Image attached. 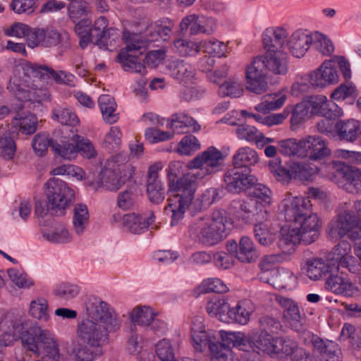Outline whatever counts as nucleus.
<instances>
[{
  "instance_id": "1",
  "label": "nucleus",
  "mask_w": 361,
  "mask_h": 361,
  "mask_svg": "<svg viewBox=\"0 0 361 361\" xmlns=\"http://www.w3.org/2000/svg\"><path fill=\"white\" fill-rule=\"evenodd\" d=\"M223 160L222 152L212 146L187 163L188 169H196V171L188 172L180 178L169 173L170 195L166 212L171 214V226L178 224L183 219L185 211L192 204L198 186L197 180L221 171Z\"/></svg>"
},
{
  "instance_id": "2",
  "label": "nucleus",
  "mask_w": 361,
  "mask_h": 361,
  "mask_svg": "<svg viewBox=\"0 0 361 361\" xmlns=\"http://www.w3.org/2000/svg\"><path fill=\"white\" fill-rule=\"evenodd\" d=\"M312 207L308 198L290 193L281 202V213L294 226L291 229L283 227L280 231L277 245L283 252L290 254L296 244L310 245L318 239L322 222L317 214L312 212Z\"/></svg>"
},
{
  "instance_id": "3",
  "label": "nucleus",
  "mask_w": 361,
  "mask_h": 361,
  "mask_svg": "<svg viewBox=\"0 0 361 361\" xmlns=\"http://www.w3.org/2000/svg\"><path fill=\"white\" fill-rule=\"evenodd\" d=\"M22 70L29 78V80H25L26 85L17 83L15 79H11L8 85V89L20 101L41 102L49 99L47 80L51 78L58 84L69 87L76 85L75 75L65 71H56L51 67L30 62L23 63Z\"/></svg>"
},
{
  "instance_id": "4",
  "label": "nucleus",
  "mask_w": 361,
  "mask_h": 361,
  "mask_svg": "<svg viewBox=\"0 0 361 361\" xmlns=\"http://www.w3.org/2000/svg\"><path fill=\"white\" fill-rule=\"evenodd\" d=\"M88 317L78 324L76 335L79 341L97 348L109 339V334L120 329L117 314L104 301L94 302L87 307Z\"/></svg>"
},
{
  "instance_id": "5",
  "label": "nucleus",
  "mask_w": 361,
  "mask_h": 361,
  "mask_svg": "<svg viewBox=\"0 0 361 361\" xmlns=\"http://www.w3.org/2000/svg\"><path fill=\"white\" fill-rule=\"evenodd\" d=\"M227 221L226 212L217 209L213 212L212 216L197 219L190 226L189 232L203 245L212 246L228 235Z\"/></svg>"
},
{
  "instance_id": "6",
  "label": "nucleus",
  "mask_w": 361,
  "mask_h": 361,
  "mask_svg": "<svg viewBox=\"0 0 361 361\" xmlns=\"http://www.w3.org/2000/svg\"><path fill=\"white\" fill-rule=\"evenodd\" d=\"M123 37L126 46L118 55V62L125 71L138 73L143 76L147 73L146 68L144 64L137 61V56L133 53L138 51L139 54H142V49L145 48L148 42L147 38L145 37V40H143L140 35L130 33L128 30L123 31Z\"/></svg>"
},
{
  "instance_id": "7",
  "label": "nucleus",
  "mask_w": 361,
  "mask_h": 361,
  "mask_svg": "<svg viewBox=\"0 0 361 361\" xmlns=\"http://www.w3.org/2000/svg\"><path fill=\"white\" fill-rule=\"evenodd\" d=\"M326 231L335 240L345 235L350 238L359 237L361 232L360 224L355 214H353L350 202L341 204L337 216L329 222Z\"/></svg>"
},
{
  "instance_id": "8",
  "label": "nucleus",
  "mask_w": 361,
  "mask_h": 361,
  "mask_svg": "<svg viewBox=\"0 0 361 361\" xmlns=\"http://www.w3.org/2000/svg\"><path fill=\"white\" fill-rule=\"evenodd\" d=\"M0 327L3 331L2 342L6 346L20 339L23 348L27 350L29 348L27 343L34 342L35 336L30 332V322L19 314L8 313L1 322Z\"/></svg>"
},
{
  "instance_id": "9",
  "label": "nucleus",
  "mask_w": 361,
  "mask_h": 361,
  "mask_svg": "<svg viewBox=\"0 0 361 361\" xmlns=\"http://www.w3.org/2000/svg\"><path fill=\"white\" fill-rule=\"evenodd\" d=\"M250 348H255L267 354H277L283 356L295 355L298 348L296 341L290 337L274 338L270 334H257L250 339Z\"/></svg>"
},
{
  "instance_id": "10",
  "label": "nucleus",
  "mask_w": 361,
  "mask_h": 361,
  "mask_svg": "<svg viewBox=\"0 0 361 361\" xmlns=\"http://www.w3.org/2000/svg\"><path fill=\"white\" fill-rule=\"evenodd\" d=\"M47 209L57 215L64 214L65 209L75 200V192L66 183L59 179H51L47 183Z\"/></svg>"
},
{
  "instance_id": "11",
  "label": "nucleus",
  "mask_w": 361,
  "mask_h": 361,
  "mask_svg": "<svg viewBox=\"0 0 361 361\" xmlns=\"http://www.w3.org/2000/svg\"><path fill=\"white\" fill-rule=\"evenodd\" d=\"M251 63L264 73L285 76L289 71L288 55L285 51L262 52L252 57Z\"/></svg>"
},
{
  "instance_id": "12",
  "label": "nucleus",
  "mask_w": 361,
  "mask_h": 361,
  "mask_svg": "<svg viewBox=\"0 0 361 361\" xmlns=\"http://www.w3.org/2000/svg\"><path fill=\"white\" fill-rule=\"evenodd\" d=\"M300 340L310 346L321 361H341V350L335 341L322 338L310 331L303 332Z\"/></svg>"
},
{
  "instance_id": "13",
  "label": "nucleus",
  "mask_w": 361,
  "mask_h": 361,
  "mask_svg": "<svg viewBox=\"0 0 361 361\" xmlns=\"http://www.w3.org/2000/svg\"><path fill=\"white\" fill-rule=\"evenodd\" d=\"M27 350L36 356L49 361H59L60 353L57 339L54 335L46 329H39L34 342L27 343Z\"/></svg>"
},
{
  "instance_id": "14",
  "label": "nucleus",
  "mask_w": 361,
  "mask_h": 361,
  "mask_svg": "<svg viewBox=\"0 0 361 361\" xmlns=\"http://www.w3.org/2000/svg\"><path fill=\"white\" fill-rule=\"evenodd\" d=\"M276 302L282 309L283 318L287 326L298 334L299 338L303 332L307 331L304 325V314L301 313L298 303L294 300L278 295Z\"/></svg>"
},
{
  "instance_id": "15",
  "label": "nucleus",
  "mask_w": 361,
  "mask_h": 361,
  "mask_svg": "<svg viewBox=\"0 0 361 361\" xmlns=\"http://www.w3.org/2000/svg\"><path fill=\"white\" fill-rule=\"evenodd\" d=\"M271 202V191L258 179L250 175V214L259 210L267 211Z\"/></svg>"
},
{
  "instance_id": "16",
  "label": "nucleus",
  "mask_w": 361,
  "mask_h": 361,
  "mask_svg": "<svg viewBox=\"0 0 361 361\" xmlns=\"http://www.w3.org/2000/svg\"><path fill=\"white\" fill-rule=\"evenodd\" d=\"M289 33L281 26H272L266 28L261 38L263 52L284 51L283 45L287 41Z\"/></svg>"
},
{
  "instance_id": "17",
  "label": "nucleus",
  "mask_w": 361,
  "mask_h": 361,
  "mask_svg": "<svg viewBox=\"0 0 361 361\" xmlns=\"http://www.w3.org/2000/svg\"><path fill=\"white\" fill-rule=\"evenodd\" d=\"M276 257L269 256L265 257L259 264L262 270V276L259 279L264 283L272 285L276 288H284L288 286L287 279L291 276L290 272L284 269H275L270 267V264L274 262Z\"/></svg>"
},
{
  "instance_id": "18",
  "label": "nucleus",
  "mask_w": 361,
  "mask_h": 361,
  "mask_svg": "<svg viewBox=\"0 0 361 361\" xmlns=\"http://www.w3.org/2000/svg\"><path fill=\"white\" fill-rule=\"evenodd\" d=\"M300 157H309L310 159H319L328 156L330 149L325 140L317 136L309 135L300 140Z\"/></svg>"
},
{
  "instance_id": "19",
  "label": "nucleus",
  "mask_w": 361,
  "mask_h": 361,
  "mask_svg": "<svg viewBox=\"0 0 361 361\" xmlns=\"http://www.w3.org/2000/svg\"><path fill=\"white\" fill-rule=\"evenodd\" d=\"M338 81V72L331 60L324 61L310 75V82L317 87H324L336 83Z\"/></svg>"
},
{
  "instance_id": "20",
  "label": "nucleus",
  "mask_w": 361,
  "mask_h": 361,
  "mask_svg": "<svg viewBox=\"0 0 361 361\" xmlns=\"http://www.w3.org/2000/svg\"><path fill=\"white\" fill-rule=\"evenodd\" d=\"M191 338L196 351L202 352L215 342L216 338L212 331H206L202 324V318L196 317L192 323Z\"/></svg>"
},
{
  "instance_id": "21",
  "label": "nucleus",
  "mask_w": 361,
  "mask_h": 361,
  "mask_svg": "<svg viewBox=\"0 0 361 361\" xmlns=\"http://www.w3.org/2000/svg\"><path fill=\"white\" fill-rule=\"evenodd\" d=\"M159 164H156L149 167L147 180V192L151 202L159 204L165 198V190L159 178Z\"/></svg>"
},
{
  "instance_id": "22",
  "label": "nucleus",
  "mask_w": 361,
  "mask_h": 361,
  "mask_svg": "<svg viewBox=\"0 0 361 361\" xmlns=\"http://www.w3.org/2000/svg\"><path fill=\"white\" fill-rule=\"evenodd\" d=\"M360 135V123L357 120H338L336 123V140L354 143Z\"/></svg>"
},
{
  "instance_id": "23",
  "label": "nucleus",
  "mask_w": 361,
  "mask_h": 361,
  "mask_svg": "<svg viewBox=\"0 0 361 361\" xmlns=\"http://www.w3.org/2000/svg\"><path fill=\"white\" fill-rule=\"evenodd\" d=\"M314 34L307 30H298L288 39L290 52L295 57L300 58L305 55L310 46L313 44Z\"/></svg>"
},
{
  "instance_id": "24",
  "label": "nucleus",
  "mask_w": 361,
  "mask_h": 361,
  "mask_svg": "<svg viewBox=\"0 0 361 361\" xmlns=\"http://www.w3.org/2000/svg\"><path fill=\"white\" fill-rule=\"evenodd\" d=\"M111 164H106L99 175L98 185L109 190H118L126 182L128 174H123L112 169Z\"/></svg>"
},
{
  "instance_id": "25",
  "label": "nucleus",
  "mask_w": 361,
  "mask_h": 361,
  "mask_svg": "<svg viewBox=\"0 0 361 361\" xmlns=\"http://www.w3.org/2000/svg\"><path fill=\"white\" fill-rule=\"evenodd\" d=\"M173 26L172 20L164 18L148 25L144 31V35L149 42H156L159 39L166 41L171 36Z\"/></svg>"
},
{
  "instance_id": "26",
  "label": "nucleus",
  "mask_w": 361,
  "mask_h": 361,
  "mask_svg": "<svg viewBox=\"0 0 361 361\" xmlns=\"http://www.w3.org/2000/svg\"><path fill=\"white\" fill-rule=\"evenodd\" d=\"M267 220V211L259 210L250 214V223L254 226L255 238L262 245H268L271 243Z\"/></svg>"
},
{
  "instance_id": "27",
  "label": "nucleus",
  "mask_w": 361,
  "mask_h": 361,
  "mask_svg": "<svg viewBox=\"0 0 361 361\" xmlns=\"http://www.w3.org/2000/svg\"><path fill=\"white\" fill-rule=\"evenodd\" d=\"M226 189L233 193H239L248 188V169H232L224 174Z\"/></svg>"
},
{
  "instance_id": "28",
  "label": "nucleus",
  "mask_w": 361,
  "mask_h": 361,
  "mask_svg": "<svg viewBox=\"0 0 361 361\" xmlns=\"http://www.w3.org/2000/svg\"><path fill=\"white\" fill-rule=\"evenodd\" d=\"M171 75L180 82H190L195 75L193 66L183 60H171L167 64Z\"/></svg>"
},
{
  "instance_id": "29",
  "label": "nucleus",
  "mask_w": 361,
  "mask_h": 361,
  "mask_svg": "<svg viewBox=\"0 0 361 361\" xmlns=\"http://www.w3.org/2000/svg\"><path fill=\"white\" fill-rule=\"evenodd\" d=\"M154 215L151 213L149 217H143L135 213L125 214L123 217V226L134 234L145 232L154 222Z\"/></svg>"
},
{
  "instance_id": "30",
  "label": "nucleus",
  "mask_w": 361,
  "mask_h": 361,
  "mask_svg": "<svg viewBox=\"0 0 361 361\" xmlns=\"http://www.w3.org/2000/svg\"><path fill=\"white\" fill-rule=\"evenodd\" d=\"M351 246L348 242L343 240L337 244L327 255V259L332 267L338 266L348 267L353 257L349 255Z\"/></svg>"
},
{
  "instance_id": "31",
  "label": "nucleus",
  "mask_w": 361,
  "mask_h": 361,
  "mask_svg": "<svg viewBox=\"0 0 361 361\" xmlns=\"http://www.w3.org/2000/svg\"><path fill=\"white\" fill-rule=\"evenodd\" d=\"M167 128L173 129L177 134L184 133L185 128H190L193 132L200 129V126L197 121L188 114L180 112L171 115L170 120H168Z\"/></svg>"
},
{
  "instance_id": "32",
  "label": "nucleus",
  "mask_w": 361,
  "mask_h": 361,
  "mask_svg": "<svg viewBox=\"0 0 361 361\" xmlns=\"http://www.w3.org/2000/svg\"><path fill=\"white\" fill-rule=\"evenodd\" d=\"M325 287L336 294L351 296L355 292L354 284L347 278L330 274L326 277Z\"/></svg>"
},
{
  "instance_id": "33",
  "label": "nucleus",
  "mask_w": 361,
  "mask_h": 361,
  "mask_svg": "<svg viewBox=\"0 0 361 361\" xmlns=\"http://www.w3.org/2000/svg\"><path fill=\"white\" fill-rule=\"evenodd\" d=\"M305 270L307 276L314 281L328 276L331 271L332 267L330 263L322 258H312L307 260Z\"/></svg>"
},
{
  "instance_id": "34",
  "label": "nucleus",
  "mask_w": 361,
  "mask_h": 361,
  "mask_svg": "<svg viewBox=\"0 0 361 361\" xmlns=\"http://www.w3.org/2000/svg\"><path fill=\"white\" fill-rule=\"evenodd\" d=\"M338 173L345 180L347 190L351 192H361V171L359 169L341 164Z\"/></svg>"
},
{
  "instance_id": "35",
  "label": "nucleus",
  "mask_w": 361,
  "mask_h": 361,
  "mask_svg": "<svg viewBox=\"0 0 361 361\" xmlns=\"http://www.w3.org/2000/svg\"><path fill=\"white\" fill-rule=\"evenodd\" d=\"M90 222V214L86 204H76L73 208V228L76 235L80 236L85 231Z\"/></svg>"
},
{
  "instance_id": "36",
  "label": "nucleus",
  "mask_w": 361,
  "mask_h": 361,
  "mask_svg": "<svg viewBox=\"0 0 361 361\" xmlns=\"http://www.w3.org/2000/svg\"><path fill=\"white\" fill-rule=\"evenodd\" d=\"M267 73L250 63V93L261 94L268 90Z\"/></svg>"
},
{
  "instance_id": "37",
  "label": "nucleus",
  "mask_w": 361,
  "mask_h": 361,
  "mask_svg": "<svg viewBox=\"0 0 361 361\" xmlns=\"http://www.w3.org/2000/svg\"><path fill=\"white\" fill-rule=\"evenodd\" d=\"M247 302L245 300L238 302L236 305L228 309L226 315H224L222 322L226 323H237L245 325L248 322Z\"/></svg>"
},
{
  "instance_id": "38",
  "label": "nucleus",
  "mask_w": 361,
  "mask_h": 361,
  "mask_svg": "<svg viewBox=\"0 0 361 361\" xmlns=\"http://www.w3.org/2000/svg\"><path fill=\"white\" fill-rule=\"evenodd\" d=\"M12 124L16 130L25 135H32L37 131V118L32 114H18Z\"/></svg>"
},
{
  "instance_id": "39",
  "label": "nucleus",
  "mask_w": 361,
  "mask_h": 361,
  "mask_svg": "<svg viewBox=\"0 0 361 361\" xmlns=\"http://www.w3.org/2000/svg\"><path fill=\"white\" fill-rule=\"evenodd\" d=\"M98 104L104 121L109 124L116 123L118 119V114L116 113V103L113 97L108 94L101 95Z\"/></svg>"
},
{
  "instance_id": "40",
  "label": "nucleus",
  "mask_w": 361,
  "mask_h": 361,
  "mask_svg": "<svg viewBox=\"0 0 361 361\" xmlns=\"http://www.w3.org/2000/svg\"><path fill=\"white\" fill-rule=\"evenodd\" d=\"M228 252L241 263L248 262V237L243 236L238 243L229 240L226 245Z\"/></svg>"
},
{
  "instance_id": "41",
  "label": "nucleus",
  "mask_w": 361,
  "mask_h": 361,
  "mask_svg": "<svg viewBox=\"0 0 361 361\" xmlns=\"http://www.w3.org/2000/svg\"><path fill=\"white\" fill-rule=\"evenodd\" d=\"M73 347L71 350H67V353L71 355L77 361H93L100 355L98 348L96 350L90 349L85 343H73Z\"/></svg>"
},
{
  "instance_id": "42",
  "label": "nucleus",
  "mask_w": 361,
  "mask_h": 361,
  "mask_svg": "<svg viewBox=\"0 0 361 361\" xmlns=\"http://www.w3.org/2000/svg\"><path fill=\"white\" fill-rule=\"evenodd\" d=\"M229 309L227 300L223 297L216 296L211 298L207 303L206 310L211 317H217L222 322L224 315H226Z\"/></svg>"
},
{
  "instance_id": "43",
  "label": "nucleus",
  "mask_w": 361,
  "mask_h": 361,
  "mask_svg": "<svg viewBox=\"0 0 361 361\" xmlns=\"http://www.w3.org/2000/svg\"><path fill=\"white\" fill-rule=\"evenodd\" d=\"M173 50L182 56H194L201 50V42H195L184 39L173 41Z\"/></svg>"
},
{
  "instance_id": "44",
  "label": "nucleus",
  "mask_w": 361,
  "mask_h": 361,
  "mask_svg": "<svg viewBox=\"0 0 361 361\" xmlns=\"http://www.w3.org/2000/svg\"><path fill=\"white\" fill-rule=\"evenodd\" d=\"M43 238L51 243H68L71 241L72 236L68 229L63 225H58L54 230H42Z\"/></svg>"
},
{
  "instance_id": "45",
  "label": "nucleus",
  "mask_w": 361,
  "mask_h": 361,
  "mask_svg": "<svg viewBox=\"0 0 361 361\" xmlns=\"http://www.w3.org/2000/svg\"><path fill=\"white\" fill-rule=\"evenodd\" d=\"M264 100L255 106L257 111L269 112L281 108L286 99V95L281 93L267 94L264 97Z\"/></svg>"
},
{
  "instance_id": "46",
  "label": "nucleus",
  "mask_w": 361,
  "mask_h": 361,
  "mask_svg": "<svg viewBox=\"0 0 361 361\" xmlns=\"http://www.w3.org/2000/svg\"><path fill=\"white\" fill-rule=\"evenodd\" d=\"M156 316L157 314L154 310L147 306L135 308L130 314L133 323L147 327H149Z\"/></svg>"
},
{
  "instance_id": "47",
  "label": "nucleus",
  "mask_w": 361,
  "mask_h": 361,
  "mask_svg": "<svg viewBox=\"0 0 361 361\" xmlns=\"http://www.w3.org/2000/svg\"><path fill=\"white\" fill-rule=\"evenodd\" d=\"M80 288L76 284L63 282L56 285L54 288V294L59 299L64 301H70L78 296Z\"/></svg>"
},
{
  "instance_id": "48",
  "label": "nucleus",
  "mask_w": 361,
  "mask_h": 361,
  "mask_svg": "<svg viewBox=\"0 0 361 361\" xmlns=\"http://www.w3.org/2000/svg\"><path fill=\"white\" fill-rule=\"evenodd\" d=\"M29 313L39 321L47 322L49 319L47 301L42 298L32 300L30 305Z\"/></svg>"
},
{
  "instance_id": "49",
  "label": "nucleus",
  "mask_w": 361,
  "mask_h": 361,
  "mask_svg": "<svg viewBox=\"0 0 361 361\" xmlns=\"http://www.w3.org/2000/svg\"><path fill=\"white\" fill-rule=\"evenodd\" d=\"M71 140L76 145L77 153L80 152L81 155L87 159H92L97 156L93 144L89 139L76 134L73 135Z\"/></svg>"
},
{
  "instance_id": "50",
  "label": "nucleus",
  "mask_w": 361,
  "mask_h": 361,
  "mask_svg": "<svg viewBox=\"0 0 361 361\" xmlns=\"http://www.w3.org/2000/svg\"><path fill=\"white\" fill-rule=\"evenodd\" d=\"M201 49L204 52L217 57L226 56L227 45L215 39L201 41Z\"/></svg>"
},
{
  "instance_id": "51",
  "label": "nucleus",
  "mask_w": 361,
  "mask_h": 361,
  "mask_svg": "<svg viewBox=\"0 0 361 361\" xmlns=\"http://www.w3.org/2000/svg\"><path fill=\"white\" fill-rule=\"evenodd\" d=\"M203 20H201L200 16L195 14H191L183 18L180 23V28L182 32L190 29V35H197L202 34V27Z\"/></svg>"
},
{
  "instance_id": "52",
  "label": "nucleus",
  "mask_w": 361,
  "mask_h": 361,
  "mask_svg": "<svg viewBox=\"0 0 361 361\" xmlns=\"http://www.w3.org/2000/svg\"><path fill=\"white\" fill-rule=\"evenodd\" d=\"M218 93L221 97L237 98L243 94V86L240 81L228 80L219 86Z\"/></svg>"
},
{
  "instance_id": "53",
  "label": "nucleus",
  "mask_w": 361,
  "mask_h": 361,
  "mask_svg": "<svg viewBox=\"0 0 361 361\" xmlns=\"http://www.w3.org/2000/svg\"><path fill=\"white\" fill-rule=\"evenodd\" d=\"M55 142L47 134L39 133L34 137L32 141V146L35 152L38 156L42 157L45 154L49 147L52 149V145Z\"/></svg>"
},
{
  "instance_id": "54",
  "label": "nucleus",
  "mask_w": 361,
  "mask_h": 361,
  "mask_svg": "<svg viewBox=\"0 0 361 361\" xmlns=\"http://www.w3.org/2000/svg\"><path fill=\"white\" fill-rule=\"evenodd\" d=\"M53 116L63 125L75 126L79 122L76 114L69 108L59 106L54 109Z\"/></svg>"
},
{
  "instance_id": "55",
  "label": "nucleus",
  "mask_w": 361,
  "mask_h": 361,
  "mask_svg": "<svg viewBox=\"0 0 361 361\" xmlns=\"http://www.w3.org/2000/svg\"><path fill=\"white\" fill-rule=\"evenodd\" d=\"M200 149V143L192 135L184 136L178 144V152L181 155H190Z\"/></svg>"
},
{
  "instance_id": "56",
  "label": "nucleus",
  "mask_w": 361,
  "mask_h": 361,
  "mask_svg": "<svg viewBox=\"0 0 361 361\" xmlns=\"http://www.w3.org/2000/svg\"><path fill=\"white\" fill-rule=\"evenodd\" d=\"M279 151L285 156H297L300 157V140L297 141L296 139L289 138L279 141Z\"/></svg>"
},
{
  "instance_id": "57",
  "label": "nucleus",
  "mask_w": 361,
  "mask_h": 361,
  "mask_svg": "<svg viewBox=\"0 0 361 361\" xmlns=\"http://www.w3.org/2000/svg\"><path fill=\"white\" fill-rule=\"evenodd\" d=\"M313 46L324 56H330L334 51V47L332 42L325 35L315 32L314 33Z\"/></svg>"
},
{
  "instance_id": "58",
  "label": "nucleus",
  "mask_w": 361,
  "mask_h": 361,
  "mask_svg": "<svg viewBox=\"0 0 361 361\" xmlns=\"http://www.w3.org/2000/svg\"><path fill=\"white\" fill-rule=\"evenodd\" d=\"M137 196L133 189L121 192L117 197V205L123 210L134 208L137 204Z\"/></svg>"
},
{
  "instance_id": "59",
  "label": "nucleus",
  "mask_w": 361,
  "mask_h": 361,
  "mask_svg": "<svg viewBox=\"0 0 361 361\" xmlns=\"http://www.w3.org/2000/svg\"><path fill=\"white\" fill-rule=\"evenodd\" d=\"M261 332L259 334H278L282 329L280 320L270 315H266L260 318L259 321Z\"/></svg>"
},
{
  "instance_id": "60",
  "label": "nucleus",
  "mask_w": 361,
  "mask_h": 361,
  "mask_svg": "<svg viewBox=\"0 0 361 361\" xmlns=\"http://www.w3.org/2000/svg\"><path fill=\"white\" fill-rule=\"evenodd\" d=\"M16 151L15 141L10 136H0V157L9 161L13 159Z\"/></svg>"
},
{
  "instance_id": "61",
  "label": "nucleus",
  "mask_w": 361,
  "mask_h": 361,
  "mask_svg": "<svg viewBox=\"0 0 361 361\" xmlns=\"http://www.w3.org/2000/svg\"><path fill=\"white\" fill-rule=\"evenodd\" d=\"M201 288L204 293H226L229 290L226 284L218 278H209L204 280L201 283Z\"/></svg>"
},
{
  "instance_id": "62",
  "label": "nucleus",
  "mask_w": 361,
  "mask_h": 361,
  "mask_svg": "<svg viewBox=\"0 0 361 361\" xmlns=\"http://www.w3.org/2000/svg\"><path fill=\"white\" fill-rule=\"evenodd\" d=\"M122 133L118 126H112L106 134L104 146L109 151L116 150L121 144Z\"/></svg>"
},
{
  "instance_id": "63",
  "label": "nucleus",
  "mask_w": 361,
  "mask_h": 361,
  "mask_svg": "<svg viewBox=\"0 0 361 361\" xmlns=\"http://www.w3.org/2000/svg\"><path fill=\"white\" fill-rule=\"evenodd\" d=\"M52 150L64 159L71 160L77 155L76 145L69 142L62 144L55 142L52 145Z\"/></svg>"
},
{
  "instance_id": "64",
  "label": "nucleus",
  "mask_w": 361,
  "mask_h": 361,
  "mask_svg": "<svg viewBox=\"0 0 361 361\" xmlns=\"http://www.w3.org/2000/svg\"><path fill=\"white\" fill-rule=\"evenodd\" d=\"M156 353L160 361H175L171 345L166 339H163L157 343Z\"/></svg>"
}]
</instances>
